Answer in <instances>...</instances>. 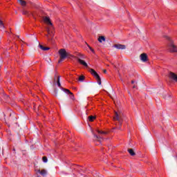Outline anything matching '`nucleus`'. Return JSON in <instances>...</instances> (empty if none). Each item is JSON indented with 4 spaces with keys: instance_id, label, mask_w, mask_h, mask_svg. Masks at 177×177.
I'll use <instances>...</instances> for the list:
<instances>
[{
    "instance_id": "obj_1",
    "label": "nucleus",
    "mask_w": 177,
    "mask_h": 177,
    "mask_svg": "<svg viewBox=\"0 0 177 177\" xmlns=\"http://www.w3.org/2000/svg\"><path fill=\"white\" fill-rule=\"evenodd\" d=\"M124 118V113L122 111H115L113 120L114 121H118L120 125H122V118Z\"/></svg>"
},
{
    "instance_id": "obj_2",
    "label": "nucleus",
    "mask_w": 177,
    "mask_h": 177,
    "mask_svg": "<svg viewBox=\"0 0 177 177\" xmlns=\"http://www.w3.org/2000/svg\"><path fill=\"white\" fill-rule=\"evenodd\" d=\"M59 53L60 55V58H59V60L58 61V63H62V62H63V60H64L66 57H68V54L67 51H66V49L64 48L60 49L59 50Z\"/></svg>"
},
{
    "instance_id": "obj_3",
    "label": "nucleus",
    "mask_w": 177,
    "mask_h": 177,
    "mask_svg": "<svg viewBox=\"0 0 177 177\" xmlns=\"http://www.w3.org/2000/svg\"><path fill=\"white\" fill-rule=\"evenodd\" d=\"M89 72L92 75H93V77H95L98 85H102V79H100L99 74H97V73L95 72V71H94L93 68H90Z\"/></svg>"
},
{
    "instance_id": "obj_4",
    "label": "nucleus",
    "mask_w": 177,
    "mask_h": 177,
    "mask_svg": "<svg viewBox=\"0 0 177 177\" xmlns=\"http://www.w3.org/2000/svg\"><path fill=\"white\" fill-rule=\"evenodd\" d=\"M167 39L170 41V44H169V49L170 52L176 53L177 52V47L174 44V41L171 40L170 37H167Z\"/></svg>"
},
{
    "instance_id": "obj_5",
    "label": "nucleus",
    "mask_w": 177,
    "mask_h": 177,
    "mask_svg": "<svg viewBox=\"0 0 177 177\" xmlns=\"http://www.w3.org/2000/svg\"><path fill=\"white\" fill-rule=\"evenodd\" d=\"M52 28H49L47 29V32L48 35H46V36L48 37V41H52V39H53V31L51 30Z\"/></svg>"
},
{
    "instance_id": "obj_6",
    "label": "nucleus",
    "mask_w": 177,
    "mask_h": 177,
    "mask_svg": "<svg viewBox=\"0 0 177 177\" xmlns=\"http://www.w3.org/2000/svg\"><path fill=\"white\" fill-rule=\"evenodd\" d=\"M62 91H63V92H65V93H68L69 95H71L70 96V98L72 100H74V94H73V93H71V91H70V90H68L67 88H62Z\"/></svg>"
},
{
    "instance_id": "obj_7",
    "label": "nucleus",
    "mask_w": 177,
    "mask_h": 177,
    "mask_svg": "<svg viewBox=\"0 0 177 177\" xmlns=\"http://www.w3.org/2000/svg\"><path fill=\"white\" fill-rule=\"evenodd\" d=\"M140 59L141 60V62H143L144 63L147 62V54L146 53H142L140 55Z\"/></svg>"
},
{
    "instance_id": "obj_8",
    "label": "nucleus",
    "mask_w": 177,
    "mask_h": 177,
    "mask_svg": "<svg viewBox=\"0 0 177 177\" xmlns=\"http://www.w3.org/2000/svg\"><path fill=\"white\" fill-rule=\"evenodd\" d=\"M113 48H116V49H122V50H124V49H127V46L124 45V44H115L113 46Z\"/></svg>"
},
{
    "instance_id": "obj_9",
    "label": "nucleus",
    "mask_w": 177,
    "mask_h": 177,
    "mask_svg": "<svg viewBox=\"0 0 177 177\" xmlns=\"http://www.w3.org/2000/svg\"><path fill=\"white\" fill-rule=\"evenodd\" d=\"M77 60L80 64H82V66L88 68V64L84 61V59H81V58H77Z\"/></svg>"
},
{
    "instance_id": "obj_10",
    "label": "nucleus",
    "mask_w": 177,
    "mask_h": 177,
    "mask_svg": "<svg viewBox=\"0 0 177 177\" xmlns=\"http://www.w3.org/2000/svg\"><path fill=\"white\" fill-rule=\"evenodd\" d=\"M169 78H171V80H173V81H175L176 82H177V75L174 73H172V72L170 73Z\"/></svg>"
},
{
    "instance_id": "obj_11",
    "label": "nucleus",
    "mask_w": 177,
    "mask_h": 177,
    "mask_svg": "<svg viewBox=\"0 0 177 177\" xmlns=\"http://www.w3.org/2000/svg\"><path fill=\"white\" fill-rule=\"evenodd\" d=\"M44 23H46V24H49L50 26H53L52 22H50V19L48 17H43Z\"/></svg>"
},
{
    "instance_id": "obj_12",
    "label": "nucleus",
    "mask_w": 177,
    "mask_h": 177,
    "mask_svg": "<svg viewBox=\"0 0 177 177\" xmlns=\"http://www.w3.org/2000/svg\"><path fill=\"white\" fill-rule=\"evenodd\" d=\"M54 93H55V96H56V97H57V96H62V95H63V92L58 91L57 89L54 90Z\"/></svg>"
},
{
    "instance_id": "obj_13",
    "label": "nucleus",
    "mask_w": 177,
    "mask_h": 177,
    "mask_svg": "<svg viewBox=\"0 0 177 177\" xmlns=\"http://www.w3.org/2000/svg\"><path fill=\"white\" fill-rule=\"evenodd\" d=\"M92 133H93L94 138H95V140H98V142H100V139H103V138L102 136L95 134V133H93V131H92Z\"/></svg>"
},
{
    "instance_id": "obj_14",
    "label": "nucleus",
    "mask_w": 177,
    "mask_h": 177,
    "mask_svg": "<svg viewBox=\"0 0 177 177\" xmlns=\"http://www.w3.org/2000/svg\"><path fill=\"white\" fill-rule=\"evenodd\" d=\"M85 57H86L83 54L78 53L77 57H76L75 59H76V60H77V59H80L81 60H83L84 59H85Z\"/></svg>"
},
{
    "instance_id": "obj_15",
    "label": "nucleus",
    "mask_w": 177,
    "mask_h": 177,
    "mask_svg": "<svg viewBox=\"0 0 177 177\" xmlns=\"http://www.w3.org/2000/svg\"><path fill=\"white\" fill-rule=\"evenodd\" d=\"M98 41L99 42H100V44H102V42H106V37H104V36H100L98 38Z\"/></svg>"
},
{
    "instance_id": "obj_16",
    "label": "nucleus",
    "mask_w": 177,
    "mask_h": 177,
    "mask_svg": "<svg viewBox=\"0 0 177 177\" xmlns=\"http://www.w3.org/2000/svg\"><path fill=\"white\" fill-rule=\"evenodd\" d=\"M57 86H59V88H60V89H62V84H60V76H57Z\"/></svg>"
},
{
    "instance_id": "obj_17",
    "label": "nucleus",
    "mask_w": 177,
    "mask_h": 177,
    "mask_svg": "<svg viewBox=\"0 0 177 177\" xmlns=\"http://www.w3.org/2000/svg\"><path fill=\"white\" fill-rule=\"evenodd\" d=\"M39 47L40 48V49H41V50H49V49H50L49 47H45L41 44H39Z\"/></svg>"
},
{
    "instance_id": "obj_18",
    "label": "nucleus",
    "mask_w": 177,
    "mask_h": 177,
    "mask_svg": "<svg viewBox=\"0 0 177 177\" xmlns=\"http://www.w3.org/2000/svg\"><path fill=\"white\" fill-rule=\"evenodd\" d=\"M128 153H129L131 156H136V153H135V151H133L132 149H127Z\"/></svg>"
},
{
    "instance_id": "obj_19",
    "label": "nucleus",
    "mask_w": 177,
    "mask_h": 177,
    "mask_svg": "<svg viewBox=\"0 0 177 177\" xmlns=\"http://www.w3.org/2000/svg\"><path fill=\"white\" fill-rule=\"evenodd\" d=\"M18 2H19L21 6H26V5H27V2H26L24 0H18Z\"/></svg>"
},
{
    "instance_id": "obj_20",
    "label": "nucleus",
    "mask_w": 177,
    "mask_h": 177,
    "mask_svg": "<svg viewBox=\"0 0 177 177\" xmlns=\"http://www.w3.org/2000/svg\"><path fill=\"white\" fill-rule=\"evenodd\" d=\"M48 172L46 171V170H45V169H43V170H41V171H39V174H40V175H41L42 176H46V174H47Z\"/></svg>"
},
{
    "instance_id": "obj_21",
    "label": "nucleus",
    "mask_w": 177,
    "mask_h": 177,
    "mask_svg": "<svg viewBox=\"0 0 177 177\" xmlns=\"http://www.w3.org/2000/svg\"><path fill=\"white\" fill-rule=\"evenodd\" d=\"M95 119H96L95 116H93V115L88 116V121H90V122H93V121L95 120Z\"/></svg>"
},
{
    "instance_id": "obj_22",
    "label": "nucleus",
    "mask_w": 177,
    "mask_h": 177,
    "mask_svg": "<svg viewBox=\"0 0 177 177\" xmlns=\"http://www.w3.org/2000/svg\"><path fill=\"white\" fill-rule=\"evenodd\" d=\"M97 132L101 135H106L107 133V132H105V131H100V130H97Z\"/></svg>"
},
{
    "instance_id": "obj_23",
    "label": "nucleus",
    "mask_w": 177,
    "mask_h": 177,
    "mask_svg": "<svg viewBox=\"0 0 177 177\" xmlns=\"http://www.w3.org/2000/svg\"><path fill=\"white\" fill-rule=\"evenodd\" d=\"M0 28H5V25H3V21L0 19Z\"/></svg>"
},
{
    "instance_id": "obj_24",
    "label": "nucleus",
    "mask_w": 177,
    "mask_h": 177,
    "mask_svg": "<svg viewBox=\"0 0 177 177\" xmlns=\"http://www.w3.org/2000/svg\"><path fill=\"white\" fill-rule=\"evenodd\" d=\"M84 80H85V76L81 75L80 77H79V81H80L81 82H82Z\"/></svg>"
},
{
    "instance_id": "obj_25",
    "label": "nucleus",
    "mask_w": 177,
    "mask_h": 177,
    "mask_svg": "<svg viewBox=\"0 0 177 177\" xmlns=\"http://www.w3.org/2000/svg\"><path fill=\"white\" fill-rule=\"evenodd\" d=\"M42 160L44 162H48V158L46 156H44Z\"/></svg>"
},
{
    "instance_id": "obj_26",
    "label": "nucleus",
    "mask_w": 177,
    "mask_h": 177,
    "mask_svg": "<svg viewBox=\"0 0 177 177\" xmlns=\"http://www.w3.org/2000/svg\"><path fill=\"white\" fill-rule=\"evenodd\" d=\"M88 47L89 48L90 50H91V52L93 53H95V50H93V48H92V47H91L89 45H88Z\"/></svg>"
},
{
    "instance_id": "obj_27",
    "label": "nucleus",
    "mask_w": 177,
    "mask_h": 177,
    "mask_svg": "<svg viewBox=\"0 0 177 177\" xmlns=\"http://www.w3.org/2000/svg\"><path fill=\"white\" fill-rule=\"evenodd\" d=\"M169 97H171V95L167 94V95L165 97V99L168 100V99H169Z\"/></svg>"
},
{
    "instance_id": "obj_28",
    "label": "nucleus",
    "mask_w": 177,
    "mask_h": 177,
    "mask_svg": "<svg viewBox=\"0 0 177 177\" xmlns=\"http://www.w3.org/2000/svg\"><path fill=\"white\" fill-rule=\"evenodd\" d=\"M23 15H28V11H26V10H24L22 12Z\"/></svg>"
},
{
    "instance_id": "obj_29",
    "label": "nucleus",
    "mask_w": 177,
    "mask_h": 177,
    "mask_svg": "<svg viewBox=\"0 0 177 177\" xmlns=\"http://www.w3.org/2000/svg\"><path fill=\"white\" fill-rule=\"evenodd\" d=\"M77 171H78L79 172H81V171H84V169H78Z\"/></svg>"
},
{
    "instance_id": "obj_30",
    "label": "nucleus",
    "mask_w": 177,
    "mask_h": 177,
    "mask_svg": "<svg viewBox=\"0 0 177 177\" xmlns=\"http://www.w3.org/2000/svg\"><path fill=\"white\" fill-rule=\"evenodd\" d=\"M107 73V71L106 69L104 70V73L106 74Z\"/></svg>"
},
{
    "instance_id": "obj_31",
    "label": "nucleus",
    "mask_w": 177,
    "mask_h": 177,
    "mask_svg": "<svg viewBox=\"0 0 177 177\" xmlns=\"http://www.w3.org/2000/svg\"><path fill=\"white\" fill-rule=\"evenodd\" d=\"M54 81H55V82H56V76H55V77H54Z\"/></svg>"
},
{
    "instance_id": "obj_32",
    "label": "nucleus",
    "mask_w": 177,
    "mask_h": 177,
    "mask_svg": "<svg viewBox=\"0 0 177 177\" xmlns=\"http://www.w3.org/2000/svg\"><path fill=\"white\" fill-rule=\"evenodd\" d=\"M131 84H135V81H131Z\"/></svg>"
},
{
    "instance_id": "obj_33",
    "label": "nucleus",
    "mask_w": 177,
    "mask_h": 177,
    "mask_svg": "<svg viewBox=\"0 0 177 177\" xmlns=\"http://www.w3.org/2000/svg\"><path fill=\"white\" fill-rule=\"evenodd\" d=\"M133 88H136V86H133Z\"/></svg>"
},
{
    "instance_id": "obj_34",
    "label": "nucleus",
    "mask_w": 177,
    "mask_h": 177,
    "mask_svg": "<svg viewBox=\"0 0 177 177\" xmlns=\"http://www.w3.org/2000/svg\"><path fill=\"white\" fill-rule=\"evenodd\" d=\"M48 60H50V58H48Z\"/></svg>"
},
{
    "instance_id": "obj_35",
    "label": "nucleus",
    "mask_w": 177,
    "mask_h": 177,
    "mask_svg": "<svg viewBox=\"0 0 177 177\" xmlns=\"http://www.w3.org/2000/svg\"><path fill=\"white\" fill-rule=\"evenodd\" d=\"M84 177H86V176H84Z\"/></svg>"
}]
</instances>
